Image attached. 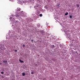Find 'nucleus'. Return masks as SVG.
I'll use <instances>...</instances> for the list:
<instances>
[{
  "label": "nucleus",
  "instance_id": "obj_1",
  "mask_svg": "<svg viewBox=\"0 0 80 80\" xmlns=\"http://www.w3.org/2000/svg\"><path fill=\"white\" fill-rule=\"evenodd\" d=\"M20 14L19 13H18L17 14H15V16L16 17H17V18H18V17H20Z\"/></svg>",
  "mask_w": 80,
  "mask_h": 80
},
{
  "label": "nucleus",
  "instance_id": "obj_2",
  "mask_svg": "<svg viewBox=\"0 0 80 80\" xmlns=\"http://www.w3.org/2000/svg\"><path fill=\"white\" fill-rule=\"evenodd\" d=\"M3 63H5V65H8V63H7V61H3Z\"/></svg>",
  "mask_w": 80,
  "mask_h": 80
},
{
  "label": "nucleus",
  "instance_id": "obj_3",
  "mask_svg": "<svg viewBox=\"0 0 80 80\" xmlns=\"http://www.w3.org/2000/svg\"><path fill=\"white\" fill-rule=\"evenodd\" d=\"M17 10L18 12H20V10H21V9L19 8H17Z\"/></svg>",
  "mask_w": 80,
  "mask_h": 80
},
{
  "label": "nucleus",
  "instance_id": "obj_4",
  "mask_svg": "<svg viewBox=\"0 0 80 80\" xmlns=\"http://www.w3.org/2000/svg\"><path fill=\"white\" fill-rule=\"evenodd\" d=\"M37 27L38 28H39L40 27V25L39 24H38L37 25Z\"/></svg>",
  "mask_w": 80,
  "mask_h": 80
},
{
  "label": "nucleus",
  "instance_id": "obj_5",
  "mask_svg": "<svg viewBox=\"0 0 80 80\" xmlns=\"http://www.w3.org/2000/svg\"><path fill=\"white\" fill-rule=\"evenodd\" d=\"M77 7H78V8H80V5L79 4H77Z\"/></svg>",
  "mask_w": 80,
  "mask_h": 80
},
{
  "label": "nucleus",
  "instance_id": "obj_6",
  "mask_svg": "<svg viewBox=\"0 0 80 80\" xmlns=\"http://www.w3.org/2000/svg\"><path fill=\"white\" fill-rule=\"evenodd\" d=\"M19 62H21V63H23V61H22L21 60H19Z\"/></svg>",
  "mask_w": 80,
  "mask_h": 80
},
{
  "label": "nucleus",
  "instance_id": "obj_7",
  "mask_svg": "<svg viewBox=\"0 0 80 80\" xmlns=\"http://www.w3.org/2000/svg\"><path fill=\"white\" fill-rule=\"evenodd\" d=\"M22 76H25V73L24 72L22 73Z\"/></svg>",
  "mask_w": 80,
  "mask_h": 80
},
{
  "label": "nucleus",
  "instance_id": "obj_8",
  "mask_svg": "<svg viewBox=\"0 0 80 80\" xmlns=\"http://www.w3.org/2000/svg\"><path fill=\"white\" fill-rule=\"evenodd\" d=\"M60 5V3H58L57 4V6H59Z\"/></svg>",
  "mask_w": 80,
  "mask_h": 80
},
{
  "label": "nucleus",
  "instance_id": "obj_9",
  "mask_svg": "<svg viewBox=\"0 0 80 80\" xmlns=\"http://www.w3.org/2000/svg\"><path fill=\"white\" fill-rule=\"evenodd\" d=\"M68 12H66V13L65 14V15H68Z\"/></svg>",
  "mask_w": 80,
  "mask_h": 80
},
{
  "label": "nucleus",
  "instance_id": "obj_10",
  "mask_svg": "<svg viewBox=\"0 0 80 80\" xmlns=\"http://www.w3.org/2000/svg\"><path fill=\"white\" fill-rule=\"evenodd\" d=\"M52 48H55V46L53 45L52 46Z\"/></svg>",
  "mask_w": 80,
  "mask_h": 80
},
{
  "label": "nucleus",
  "instance_id": "obj_11",
  "mask_svg": "<svg viewBox=\"0 0 80 80\" xmlns=\"http://www.w3.org/2000/svg\"><path fill=\"white\" fill-rule=\"evenodd\" d=\"M39 16L40 17H42L43 16V15H42V14H41L39 15Z\"/></svg>",
  "mask_w": 80,
  "mask_h": 80
},
{
  "label": "nucleus",
  "instance_id": "obj_12",
  "mask_svg": "<svg viewBox=\"0 0 80 80\" xmlns=\"http://www.w3.org/2000/svg\"><path fill=\"white\" fill-rule=\"evenodd\" d=\"M70 47H72V43L70 44Z\"/></svg>",
  "mask_w": 80,
  "mask_h": 80
},
{
  "label": "nucleus",
  "instance_id": "obj_13",
  "mask_svg": "<svg viewBox=\"0 0 80 80\" xmlns=\"http://www.w3.org/2000/svg\"><path fill=\"white\" fill-rule=\"evenodd\" d=\"M69 17H70V18H72V16H70Z\"/></svg>",
  "mask_w": 80,
  "mask_h": 80
},
{
  "label": "nucleus",
  "instance_id": "obj_14",
  "mask_svg": "<svg viewBox=\"0 0 80 80\" xmlns=\"http://www.w3.org/2000/svg\"><path fill=\"white\" fill-rule=\"evenodd\" d=\"M3 72H1V73L2 74H3Z\"/></svg>",
  "mask_w": 80,
  "mask_h": 80
},
{
  "label": "nucleus",
  "instance_id": "obj_15",
  "mask_svg": "<svg viewBox=\"0 0 80 80\" xmlns=\"http://www.w3.org/2000/svg\"><path fill=\"white\" fill-rule=\"evenodd\" d=\"M40 32H42V33H43L44 32L43 31H41Z\"/></svg>",
  "mask_w": 80,
  "mask_h": 80
},
{
  "label": "nucleus",
  "instance_id": "obj_16",
  "mask_svg": "<svg viewBox=\"0 0 80 80\" xmlns=\"http://www.w3.org/2000/svg\"><path fill=\"white\" fill-rule=\"evenodd\" d=\"M35 66H36V67H38V65H37V64H36L35 65Z\"/></svg>",
  "mask_w": 80,
  "mask_h": 80
},
{
  "label": "nucleus",
  "instance_id": "obj_17",
  "mask_svg": "<svg viewBox=\"0 0 80 80\" xmlns=\"http://www.w3.org/2000/svg\"><path fill=\"white\" fill-rule=\"evenodd\" d=\"M31 42H33V39H32L31 40Z\"/></svg>",
  "mask_w": 80,
  "mask_h": 80
},
{
  "label": "nucleus",
  "instance_id": "obj_18",
  "mask_svg": "<svg viewBox=\"0 0 80 80\" xmlns=\"http://www.w3.org/2000/svg\"><path fill=\"white\" fill-rule=\"evenodd\" d=\"M33 73H34V72H31V74H33Z\"/></svg>",
  "mask_w": 80,
  "mask_h": 80
},
{
  "label": "nucleus",
  "instance_id": "obj_19",
  "mask_svg": "<svg viewBox=\"0 0 80 80\" xmlns=\"http://www.w3.org/2000/svg\"><path fill=\"white\" fill-rule=\"evenodd\" d=\"M23 47H25V45L24 44L23 45Z\"/></svg>",
  "mask_w": 80,
  "mask_h": 80
},
{
  "label": "nucleus",
  "instance_id": "obj_20",
  "mask_svg": "<svg viewBox=\"0 0 80 80\" xmlns=\"http://www.w3.org/2000/svg\"><path fill=\"white\" fill-rule=\"evenodd\" d=\"M10 1H12V2H13V0H10Z\"/></svg>",
  "mask_w": 80,
  "mask_h": 80
},
{
  "label": "nucleus",
  "instance_id": "obj_21",
  "mask_svg": "<svg viewBox=\"0 0 80 80\" xmlns=\"http://www.w3.org/2000/svg\"><path fill=\"white\" fill-rule=\"evenodd\" d=\"M15 52H17V50H15Z\"/></svg>",
  "mask_w": 80,
  "mask_h": 80
},
{
  "label": "nucleus",
  "instance_id": "obj_22",
  "mask_svg": "<svg viewBox=\"0 0 80 80\" xmlns=\"http://www.w3.org/2000/svg\"><path fill=\"white\" fill-rule=\"evenodd\" d=\"M10 19H12V17H10Z\"/></svg>",
  "mask_w": 80,
  "mask_h": 80
}]
</instances>
